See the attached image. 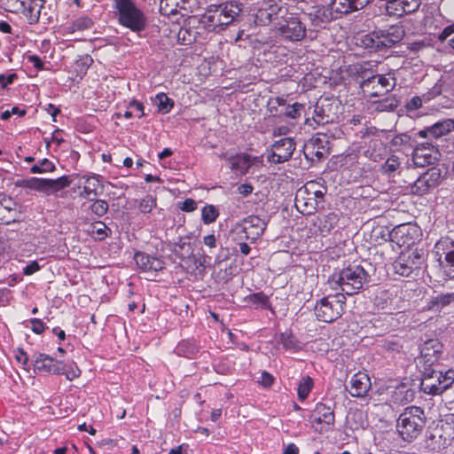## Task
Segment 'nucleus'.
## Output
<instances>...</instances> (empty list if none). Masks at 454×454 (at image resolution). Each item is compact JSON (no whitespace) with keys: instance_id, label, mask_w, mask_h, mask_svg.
Segmentation results:
<instances>
[{"instance_id":"5701e85b","label":"nucleus","mask_w":454,"mask_h":454,"mask_svg":"<svg viewBox=\"0 0 454 454\" xmlns=\"http://www.w3.org/2000/svg\"><path fill=\"white\" fill-rule=\"evenodd\" d=\"M338 222V214L328 213L316 216L313 219L312 224L315 228V233L325 236L336 226Z\"/></svg>"},{"instance_id":"393cba45","label":"nucleus","mask_w":454,"mask_h":454,"mask_svg":"<svg viewBox=\"0 0 454 454\" xmlns=\"http://www.w3.org/2000/svg\"><path fill=\"white\" fill-rule=\"evenodd\" d=\"M135 261L144 271H159L164 268V262L160 258L145 253H136Z\"/></svg>"},{"instance_id":"13d9d810","label":"nucleus","mask_w":454,"mask_h":454,"mask_svg":"<svg viewBox=\"0 0 454 454\" xmlns=\"http://www.w3.org/2000/svg\"><path fill=\"white\" fill-rule=\"evenodd\" d=\"M30 324L31 330L36 334H41L45 330V325L41 319L33 318L30 320Z\"/></svg>"},{"instance_id":"a18cd8bd","label":"nucleus","mask_w":454,"mask_h":454,"mask_svg":"<svg viewBox=\"0 0 454 454\" xmlns=\"http://www.w3.org/2000/svg\"><path fill=\"white\" fill-rule=\"evenodd\" d=\"M55 165L50 160L44 158L39 160L36 164L33 165L30 168V172L32 174H43L48 172H53L55 170Z\"/></svg>"},{"instance_id":"4468645a","label":"nucleus","mask_w":454,"mask_h":454,"mask_svg":"<svg viewBox=\"0 0 454 454\" xmlns=\"http://www.w3.org/2000/svg\"><path fill=\"white\" fill-rule=\"evenodd\" d=\"M404 36V29L401 25L390 26L387 29L380 30L366 36V40L372 43V47H392L399 43Z\"/></svg>"},{"instance_id":"6e6552de","label":"nucleus","mask_w":454,"mask_h":454,"mask_svg":"<svg viewBox=\"0 0 454 454\" xmlns=\"http://www.w3.org/2000/svg\"><path fill=\"white\" fill-rule=\"evenodd\" d=\"M453 381V370H448L445 373H442V372L425 368L421 388L426 394L436 395L450 387Z\"/></svg>"},{"instance_id":"a211bd4d","label":"nucleus","mask_w":454,"mask_h":454,"mask_svg":"<svg viewBox=\"0 0 454 454\" xmlns=\"http://www.w3.org/2000/svg\"><path fill=\"white\" fill-rule=\"evenodd\" d=\"M442 353V344L438 340H429L420 348L419 363L423 364L425 368L431 370V366L439 361Z\"/></svg>"},{"instance_id":"72a5a7b5","label":"nucleus","mask_w":454,"mask_h":454,"mask_svg":"<svg viewBox=\"0 0 454 454\" xmlns=\"http://www.w3.org/2000/svg\"><path fill=\"white\" fill-rule=\"evenodd\" d=\"M309 193V195H312L316 201L318 203L319 200L323 198L324 192L318 189V184L316 182H308L304 186L301 187L295 195L296 201H303L304 195Z\"/></svg>"},{"instance_id":"f8f14e48","label":"nucleus","mask_w":454,"mask_h":454,"mask_svg":"<svg viewBox=\"0 0 454 454\" xmlns=\"http://www.w3.org/2000/svg\"><path fill=\"white\" fill-rule=\"evenodd\" d=\"M71 182L67 176H62L57 179L30 177L24 181V185L31 190L49 195L68 187Z\"/></svg>"},{"instance_id":"f257e3e1","label":"nucleus","mask_w":454,"mask_h":454,"mask_svg":"<svg viewBox=\"0 0 454 454\" xmlns=\"http://www.w3.org/2000/svg\"><path fill=\"white\" fill-rule=\"evenodd\" d=\"M241 12L242 4L237 2L211 4L201 16L200 22L208 31L219 33L233 24Z\"/></svg>"},{"instance_id":"c85d7f7f","label":"nucleus","mask_w":454,"mask_h":454,"mask_svg":"<svg viewBox=\"0 0 454 454\" xmlns=\"http://www.w3.org/2000/svg\"><path fill=\"white\" fill-rule=\"evenodd\" d=\"M309 15L312 24L316 27H322L324 24L337 19L329 4L326 7L322 6L317 8L313 12H309Z\"/></svg>"},{"instance_id":"f3484780","label":"nucleus","mask_w":454,"mask_h":454,"mask_svg":"<svg viewBox=\"0 0 454 454\" xmlns=\"http://www.w3.org/2000/svg\"><path fill=\"white\" fill-rule=\"evenodd\" d=\"M441 171L437 168H431L421 175L413 184L411 192L417 195H423L430 189L437 186L441 181Z\"/></svg>"},{"instance_id":"423d86ee","label":"nucleus","mask_w":454,"mask_h":454,"mask_svg":"<svg viewBox=\"0 0 454 454\" xmlns=\"http://www.w3.org/2000/svg\"><path fill=\"white\" fill-rule=\"evenodd\" d=\"M376 235H380L384 241L391 240L400 247H410L420 236L419 228L416 224L403 223L395 226L391 231L383 228H377L373 231Z\"/></svg>"},{"instance_id":"a878e982","label":"nucleus","mask_w":454,"mask_h":454,"mask_svg":"<svg viewBox=\"0 0 454 454\" xmlns=\"http://www.w3.org/2000/svg\"><path fill=\"white\" fill-rule=\"evenodd\" d=\"M94 22L88 16H81L74 20L71 23L61 27L60 32L63 35H73L76 32H83L93 27Z\"/></svg>"},{"instance_id":"7c9ffc66","label":"nucleus","mask_w":454,"mask_h":454,"mask_svg":"<svg viewBox=\"0 0 454 454\" xmlns=\"http://www.w3.org/2000/svg\"><path fill=\"white\" fill-rule=\"evenodd\" d=\"M83 185L81 196L90 198L91 195H96L97 191L100 186L98 177L95 174L82 176L80 178L79 185Z\"/></svg>"},{"instance_id":"09e8293b","label":"nucleus","mask_w":454,"mask_h":454,"mask_svg":"<svg viewBox=\"0 0 454 454\" xmlns=\"http://www.w3.org/2000/svg\"><path fill=\"white\" fill-rule=\"evenodd\" d=\"M401 162L397 156L392 155L387 158L384 164L381 166V170L383 173L391 175L395 173L400 167Z\"/></svg>"},{"instance_id":"de8ad7c7","label":"nucleus","mask_w":454,"mask_h":454,"mask_svg":"<svg viewBox=\"0 0 454 454\" xmlns=\"http://www.w3.org/2000/svg\"><path fill=\"white\" fill-rule=\"evenodd\" d=\"M219 215L218 209L213 205H207L201 210V218L204 223H214Z\"/></svg>"},{"instance_id":"6ab92c4d","label":"nucleus","mask_w":454,"mask_h":454,"mask_svg":"<svg viewBox=\"0 0 454 454\" xmlns=\"http://www.w3.org/2000/svg\"><path fill=\"white\" fill-rule=\"evenodd\" d=\"M268 221L257 215H249L244 219L242 226L247 239L256 240L264 232Z\"/></svg>"},{"instance_id":"bf43d9fd","label":"nucleus","mask_w":454,"mask_h":454,"mask_svg":"<svg viewBox=\"0 0 454 454\" xmlns=\"http://www.w3.org/2000/svg\"><path fill=\"white\" fill-rule=\"evenodd\" d=\"M428 43L424 41H414L408 43V49L414 52H419L428 47Z\"/></svg>"},{"instance_id":"774afa93","label":"nucleus","mask_w":454,"mask_h":454,"mask_svg":"<svg viewBox=\"0 0 454 454\" xmlns=\"http://www.w3.org/2000/svg\"><path fill=\"white\" fill-rule=\"evenodd\" d=\"M453 33H454V24L446 27L442 30V32L439 35L438 38L441 41H444L447 37H449Z\"/></svg>"},{"instance_id":"052dcab7","label":"nucleus","mask_w":454,"mask_h":454,"mask_svg":"<svg viewBox=\"0 0 454 454\" xmlns=\"http://www.w3.org/2000/svg\"><path fill=\"white\" fill-rule=\"evenodd\" d=\"M180 208L185 212H192L197 208V202L192 199H186Z\"/></svg>"},{"instance_id":"338daca9","label":"nucleus","mask_w":454,"mask_h":454,"mask_svg":"<svg viewBox=\"0 0 454 454\" xmlns=\"http://www.w3.org/2000/svg\"><path fill=\"white\" fill-rule=\"evenodd\" d=\"M422 106V100L419 97L412 98L407 104L409 109L415 110Z\"/></svg>"},{"instance_id":"e2e57ef3","label":"nucleus","mask_w":454,"mask_h":454,"mask_svg":"<svg viewBox=\"0 0 454 454\" xmlns=\"http://www.w3.org/2000/svg\"><path fill=\"white\" fill-rule=\"evenodd\" d=\"M129 107L132 109L134 114L138 118H141L144 115V106L141 103L137 101H132L129 105Z\"/></svg>"},{"instance_id":"37998d69","label":"nucleus","mask_w":454,"mask_h":454,"mask_svg":"<svg viewBox=\"0 0 454 454\" xmlns=\"http://www.w3.org/2000/svg\"><path fill=\"white\" fill-rule=\"evenodd\" d=\"M314 382L309 376L302 377L298 385V397L300 401H304L309 395Z\"/></svg>"},{"instance_id":"49530a36","label":"nucleus","mask_w":454,"mask_h":454,"mask_svg":"<svg viewBox=\"0 0 454 454\" xmlns=\"http://www.w3.org/2000/svg\"><path fill=\"white\" fill-rule=\"evenodd\" d=\"M402 0H389L385 3L386 12L390 16L402 17L404 15Z\"/></svg>"},{"instance_id":"0eeeda50","label":"nucleus","mask_w":454,"mask_h":454,"mask_svg":"<svg viewBox=\"0 0 454 454\" xmlns=\"http://www.w3.org/2000/svg\"><path fill=\"white\" fill-rule=\"evenodd\" d=\"M346 298L337 293L322 298L315 306V315L320 321L331 323L338 319L343 313Z\"/></svg>"},{"instance_id":"ddd939ff","label":"nucleus","mask_w":454,"mask_h":454,"mask_svg":"<svg viewBox=\"0 0 454 454\" xmlns=\"http://www.w3.org/2000/svg\"><path fill=\"white\" fill-rule=\"evenodd\" d=\"M285 14H287V8L273 0H268L258 7L254 21L258 25L266 26L271 22L273 24L282 20Z\"/></svg>"},{"instance_id":"680f3d73","label":"nucleus","mask_w":454,"mask_h":454,"mask_svg":"<svg viewBox=\"0 0 454 454\" xmlns=\"http://www.w3.org/2000/svg\"><path fill=\"white\" fill-rule=\"evenodd\" d=\"M40 270V266L36 261L29 262L24 269L23 273L25 275H32Z\"/></svg>"},{"instance_id":"69168bd1","label":"nucleus","mask_w":454,"mask_h":454,"mask_svg":"<svg viewBox=\"0 0 454 454\" xmlns=\"http://www.w3.org/2000/svg\"><path fill=\"white\" fill-rule=\"evenodd\" d=\"M386 296L387 294L385 292H381L380 296L375 297L374 303L379 309H384L387 306V301Z\"/></svg>"},{"instance_id":"4c0bfd02","label":"nucleus","mask_w":454,"mask_h":454,"mask_svg":"<svg viewBox=\"0 0 454 454\" xmlns=\"http://www.w3.org/2000/svg\"><path fill=\"white\" fill-rule=\"evenodd\" d=\"M329 5L333 11L334 16H336L337 19L342 14L356 11V9L353 8L352 0H331Z\"/></svg>"},{"instance_id":"864d4df0","label":"nucleus","mask_w":454,"mask_h":454,"mask_svg":"<svg viewBox=\"0 0 454 454\" xmlns=\"http://www.w3.org/2000/svg\"><path fill=\"white\" fill-rule=\"evenodd\" d=\"M91 211L98 216L104 215L108 209V204L104 200H97L90 206Z\"/></svg>"},{"instance_id":"6e6d98bb","label":"nucleus","mask_w":454,"mask_h":454,"mask_svg":"<svg viewBox=\"0 0 454 454\" xmlns=\"http://www.w3.org/2000/svg\"><path fill=\"white\" fill-rule=\"evenodd\" d=\"M403 9L404 11V14L411 13L417 11L420 4V0H402Z\"/></svg>"},{"instance_id":"603ef678","label":"nucleus","mask_w":454,"mask_h":454,"mask_svg":"<svg viewBox=\"0 0 454 454\" xmlns=\"http://www.w3.org/2000/svg\"><path fill=\"white\" fill-rule=\"evenodd\" d=\"M60 374H64L66 376L67 380L71 381L80 376L81 371L75 365L71 364L68 367H67L61 363V373Z\"/></svg>"},{"instance_id":"39448f33","label":"nucleus","mask_w":454,"mask_h":454,"mask_svg":"<svg viewBox=\"0 0 454 454\" xmlns=\"http://www.w3.org/2000/svg\"><path fill=\"white\" fill-rule=\"evenodd\" d=\"M274 32L281 40L294 43L306 36L307 28L297 15L287 12L274 23Z\"/></svg>"},{"instance_id":"a19ab883","label":"nucleus","mask_w":454,"mask_h":454,"mask_svg":"<svg viewBox=\"0 0 454 454\" xmlns=\"http://www.w3.org/2000/svg\"><path fill=\"white\" fill-rule=\"evenodd\" d=\"M278 341L282 344L283 348L286 350L295 352L301 348V344L291 333L286 332L281 333Z\"/></svg>"},{"instance_id":"b1692460","label":"nucleus","mask_w":454,"mask_h":454,"mask_svg":"<svg viewBox=\"0 0 454 454\" xmlns=\"http://www.w3.org/2000/svg\"><path fill=\"white\" fill-rule=\"evenodd\" d=\"M227 160L230 162L231 168L241 175L246 174L249 168L254 163L262 162L260 157H251L246 153L231 156Z\"/></svg>"},{"instance_id":"cd10ccee","label":"nucleus","mask_w":454,"mask_h":454,"mask_svg":"<svg viewBox=\"0 0 454 454\" xmlns=\"http://www.w3.org/2000/svg\"><path fill=\"white\" fill-rule=\"evenodd\" d=\"M452 303H454V293L438 294L428 300L426 309L433 312H440Z\"/></svg>"},{"instance_id":"c756f323","label":"nucleus","mask_w":454,"mask_h":454,"mask_svg":"<svg viewBox=\"0 0 454 454\" xmlns=\"http://www.w3.org/2000/svg\"><path fill=\"white\" fill-rule=\"evenodd\" d=\"M441 432L442 433L438 435L441 441L439 448L444 449L450 445L451 442L454 440V415L448 416L442 422Z\"/></svg>"},{"instance_id":"0e129e2a","label":"nucleus","mask_w":454,"mask_h":454,"mask_svg":"<svg viewBox=\"0 0 454 454\" xmlns=\"http://www.w3.org/2000/svg\"><path fill=\"white\" fill-rule=\"evenodd\" d=\"M106 226L103 223H98L97 225L94 226L93 232L98 235V238L102 239L106 236Z\"/></svg>"},{"instance_id":"58836bf2","label":"nucleus","mask_w":454,"mask_h":454,"mask_svg":"<svg viewBox=\"0 0 454 454\" xmlns=\"http://www.w3.org/2000/svg\"><path fill=\"white\" fill-rule=\"evenodd\" d=\"M246 302L254 309L270 308L269 297L263 293H255L245 298Z\"/></svg>"},{"instance_id":"f704fd0d","label":"nucleus","mask_w":454,"mask_h":454,"mask_svg":"<svg viewBox=\"0 0 454 454\" xmlns=\"http://www.w3.org/2000/svg\"><path fill=\"white\" fill-rule=\"evenodd\" d=\"M15 211V201L5 194H0V221L9 223L12 214Z\"/></svg>"},{"instance_id":"4d7b16f0","label":"nucleus","mask_w":454,"mask_h":454,"mask_svg":"<svg viewBox=\"0 0 454 454\" xmlns=\"http://www.w3.org/2000/svg\"><path fill=\"white\" fill-rule=\"evenodd\" d=\"M17 74L12 73L9 74H0V89H5L8 85L13 83Z\"/></svg>"},{"instance_id":"e433bc0d","label":"nucleus","mask_w":454,"mask_h":454,"mask_svg":"<svg viewBox=\"0 0 454 454\" xmlns=\"http://www.w3.org/2000/svg\"><path fill=\"white\" fill-rule=\"evenodd\" d=\"M189 0H160V11L163 15H173L177 13L179 8H184Z\"/></svg>"},{"instance_id":"c9c22d12","label":"nucleus","mask_w":454,"mask_h":454,"mask_svg":"<svg viewBox=\"0 0 454 454\" xmlns=\"http://www.w3.org/2000/svg\"><path fill=\"white\" fill-rule=\"evenodd\" d=\"M414 142V139L409 134L402 133L391 139V146L396 151H405L412 148Z\"/></svg>"},{"instance_id":"bb28decb","label":"nucleus","mask_w":454,"mask_h":454,"mask_svg":"<svg viewBox=\"0 0 454 454\" xmlns=\"http://www.w3.org/2000/svg\"><path fill=\"white\" fill-rule=\"evenodd\" d=\"M43 3V0H27L19 12L25 16L29 24H35L39 20Z\"/></svg>"},{"instance_id":"20e7f679","label":"nucleus","mask_w":454,"mask_h":454,"mask_svg":"<svg viewBox=\"0 0 454 454\" xmlns=\"http://www.w3.org/2000/svg\"><path fill=\"white\" fill-rule=\"evenodd\" d=\"M113 6L121 26L137 33L145 28L146 18L132 0H114Z\"/></svg>"},{"instance_id":"4be33fe9","label":"nucleus","mask_w":454,"mask_h":454,"mask_svg":"<svg viewBox=\"0 0 454 454\" xmlns=\"http://www.w3.org/2000/svg\"><path fill=\"white\" fill-rule=\"evenodd\" d=\"M34 370L37 372L59 375L61 373V362L45 354H39L35 359Z\"/></svg>"},{"instance_id":"1a4fd4ad","label":"nucleus","mask_w":454,"mask_h":454,"mask_svg":"<svg viewBox=\"0 0 454 454\" xmlns=\"http://www.w3.org/2000/svg\"><path fill=\"white\" fill-rule=\"evenodd\" d=\"M434 253L445 274L454 278V240L442 237L434 247Z\"/></svg>"},{"instance_id":"c03bdc74","label":"nucleus","mask_w":454,"mask_h":454,"mask_svg":"<svg viewBox=\"0 0 454 454\" xmlns=\"http://www.w3.org/2000/svg\"><path fill=\"white\" fill-rule=\"evenodd\" d=\"M295 206L298 210H300L303 214H310L317 206V202L316 199L312 195H309V193L304 195L303 201H296Z\"/></svg>"},{"instance_id":"aec40b11","label":"nucleus","mask_w":454,"mask_h":454,"mask_svg":"<svg viewBox=\"0 0 454 454\" xmlns=\"http://www.w3.org/2000/svg\"><path fill=\"white\" fill-rule=\"evenodd\" d=\"M454 130V121L445 119L435 122L418 132V136L421 138H439L446 136Z\"/></svg>"},{"instance_id":"473e14b6","label":"nucleus","mask_w":454,"mask_h":454,"mask_svg":"<svg viewBox=\"0 0 454 454\" xmlns=\"http://www.w3.org/2000/svg\"><path fill=\"white\" fill-rule=\"evenodd\" d=\"M93 62L92 58L90 55L81 56L73 65V73L74 76L72 77L74 82H79L86 74L89 67Z\"/></svg>"},{"instance_id":"ea45409f","label":"nucleus","mask_w":454,"mask_h":454,"mask_svg":"<svg viewBox=\"0 0 454 454\" xmlns=\"http://www.w3.org/2000/svg\"><path fill=\"white\" fill-rule=\"evenodd\" d=\"M154 102L157 106L158 112L166 114H168L174 107V101L168 98L165 93L160 92L155 96Z\"/></svg>"},{"instance_id":"dca6fc26","label":"nucleus","mask_w":454,"mask_h":454,"mask_svg":"<svg viewBox=\"0 0 454 454\" xmlns=\"http://www.w3.org/2000/svg\"><path fill=\"white\" fill-rule=\"evenodd\" d=\"M295 150V144L290 137H284L276 141L270 153H268V160L272 163H281L288 160Z\"/></svg>"},{"instance_id":"2f4dec72","label":"nucleus","mask_w":454,"mask_h":454,"mask_svg":"<svg viewBox=\"0 0 454 454\" xmlns=\"http://www.w3.org/2000/svg\"><path fill=\"white\" fill-rule=\"evenodd\" d=\"M315 421L319 424H325L328 427L334 424V413L331 407L325 403H317L315 408Z\"/></svg>"},{"instance_id":"f03ea898","label":"nucleus","mask_w":454,"mask_h":454,"mask_svg":"<svg viewBox=\"0 0 454 454\" xmlns=\"http://www.w3.org/2000/svg\"><path fill=\"white\" fill-rule=\"evenodd\" d=\"M369 275L360 265L348 266L334 272L328 279L329 287L335 292L352 295L368 282Z\"/></svg>"},{"instance_id":"9d476101","label":"nucleus","mask_w":454,"mask_h":454,"mask_svg":"<svg viewBox=\"0 0 454 454\" xmlns=\"http://www.w3.org/2000/svg\"><path fill=\"white\" fill-rule=\"evenodd\" d=\"M364 139L368 145L364 152L366 157L373 161H379L386 152V143L389 140L388 132L372 127L367 129Z\"/></svg>"},{"instance_id":"7ed1b4c3","label":"nucleus","mask_w":454,"mask_h":454,"mask_svg":"<svg viewBox=\"0 0 454 454\" xmlns=\"http://www.w3.org/2000/svg\"><path fill=\"white\" fill-rule=\"evenodd\" d=\"M425 425L424 411L418 406H410L399 415L396 430L404 441L417 438Z\"/></svg>"},{"instance_id":"9b49d317","label":"nucleus","mask_w":454,"mask_h":454,"mask_svg":"<svg viewBox=\"0 0 454 454\" xmlns=\"http://www.w3.org/2000/svg\"><path fill=\"white\" fill-rule=\"evenodd\" d=\"M425 262L424 254L419 250L402 252L394 262V270L396 274L408 277L414 270L420 269Z\"/></svg>"},{"instance_id":"3c124183","label":"nucleus","mask_w":454,"mask_h":454,"mask_svg":"<svg viewBox=\"0 0 454 454\" xmlns=\"http://www.w3.org/2000/svg\"><path fill=\"white\" fill-rule=\"evenodd\" d=\"M156 207V200L151 195H147L143 198L138 205V208L141 213L147 214L150 213L153 207Z\"/></svg>"},{"instance_id":"2eb2a0df","label":"nucleus","mask_w":454,"mask_h":454,"mask_svg":"<svg viewBox=\"0 0 454 454\" xmlns=\"http://www.w3.org/2000/svg\"><path fill=\"white\" fill-rule=\"evenodd\" d=\"M438 149L429 143H422L415 146L412 161L416 167L424 168L434 164L440 158Z\"/></svg>"},{"instance_id":"8fccbe9b","label":"nucleus","mask_w":454,"mask_h":454,"mask_svg":"<svg viewBox=\"0 0 454 454\" xmlns=\"http://www.w3.org/2000/svg\"><path fill=\"white\" fill-rule=\"evenodd\" d=\"M27 0H0V5L7 12H19Z\"/></svg>"},{"instance_id":"5fc2aeb1","label":"nucleus","mask_w":454,"mask_h":454,"mask_svg":"<svg viewBox=\"0 0 454 454\" xmlns=\"http://www.w3.org/2000/svg\"><path fill=\"white\" fill-rule=\"evenodd\" d=\"M302 109H303L302 104L294 103L286 107L285 115L289 118H292V119H297L301 116V112Z\"/></svg>"},{"instance_id":"79ce46f5","label":"nucleus","mask_w":454,"mask_h":454,"mask_svg":"<svg viewBox=\"0 0 454 454\" xmlns=\"http://www.w3.org/2000/svg\"><path fill=\"white\" fill-rule=\"evenodd\" d=\"M371 82H377L385 92L390 91L395 86V79L391 74L375 75Z\"/></svg>"},{"instance_id":"412c9836","label":"nucleus","mask_w":454,"mask_h":454,"mask_svg":"<svg viewBox=\"0 0 454 454\" xmlns=\"http://www.w3.org/2000/svg\"><path fill=\"white\" fill-rule=\"evenodd\" d=\"M371 387V379L367 373L359 372L351 377L349 381V393L352 396L364 397Z\"/></svg>"}]
</instances>
